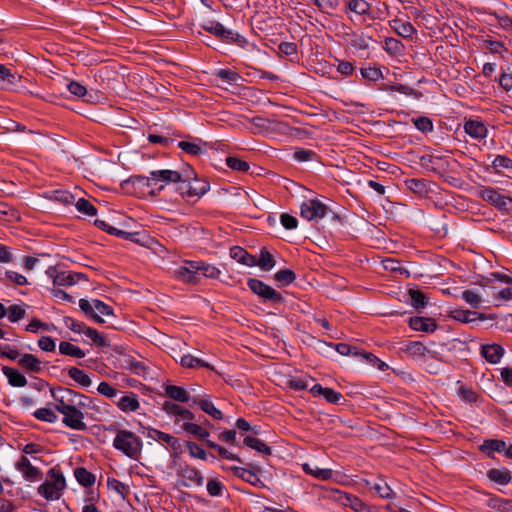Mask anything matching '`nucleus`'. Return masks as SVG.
<instances>
[{
    "label": "nucleus",
    "instance_id": "1",
    "mask_svg": "<svg viewBox=\"0 0 512 512\" xmlns=\"http://www.w3.org/2000/svg\"><path fill=\"white\" fill-rule=\"evenodd\" d=\"M110 433H115L113 447L123 453L125 456L138 460L143 449V442L134 432L121 429L115 424L105 427Z\"/></svg>",
    "mask_w": 512,
    "mask_h": 512
},
{
    "label": "nucleus",
    "instance_id": "2",
    "mask_svg": "<svg viewBox=\"0 0 512 512\" xmlns=\"http://www.w3.org/2000/svg\"><path fill=\"white\" fill-rule=\"evenodd\" d=\"M337 36L341 37L355 54L360 57H368L370 42L373 41L372 36L354 31L344 23L341 24V32L337 33Z\"/></svg>",
    "mask_w": 512,
    "mask_h": 512
},
{
    "label": "nucleus",
    "instance_id": "3",
    "mask_svg": "<svg viewBox=\"0 0 512 512\" xmlns=\"http://www.w3.org/2000/svg\"><path fill=\"white\" fill-rule=\"evenodd\" d=\"M49 479L38 487V493L46 500H58L62 491L66 488V481L63 473L56 468L48 471Z\"/></svg>",
    "mask_w": 512,
    "mask_h": 512
},
{
    "label": "nucleus",
    "instance_id": "4",
    "mask_svg": "<svg viewBox=\"0 0 512 512\" xmlns=\"http://www.w3.org/2000/svg\"><path fill=\"white\" fill-rule=\"evenodd\" d=\"M202 28L220 39L222 42L235 44L243 49L247 48L249 45L246 37L239 34L237 31L226 28L222 23L218 21H208L202 26Z\"/></svg>",
    "mask_w": 512,
    "mask_h": 512
},
{
    "label": "nucleus",
    "instance_id": "5",
    "mask_svg": "<svg viewBox=\"0 0 512 512\" xmlns=\"http://www.w3.org/2000/svg\"><path fill=\"white\" fill-rule=\"evenodd\" d=\"M247 286L252 291V293L260 297L264 303L269 302L272 305H277L282 304L285 301L281 293L277 292L271 286L267 285L259 279H248Z\"/></svg>",
    "mask_w": 512,
    "mask_h": 512
},
{
    "label": "nucleus",
    "instance_id": "6",
    "mask_svg": "<svg viewBox=\"0 0 512 512\" xmlns=\"http://www.w3.org/2000/svg\"><path fill=\"white\" fill-rule=\"evenodd\" d=\"M477 196L501 211L507 212L512 210V198L499 193L498 190L493 187L482 186L477 191Z\"/></svg>",
    "mask_w": 512,
    "mask_h": 512
},
{
    "label": "nucleus",
    "instance_id": "7",
    "mask_svg": "<svg viewBox=\"0 0 512 512\" xmlns=\"http://www.w3.org/2000/svg\"><path fill=\"white\" fill-rule=\"evenodd\" d=\"M330 211V208L318 199H308L300 206L301 217L308 221L318 222Z\"/></svg>",
    "mask_w": 512,
    "mask_h": 512
},
{
    "label": "nucleus",
    "instance_id": "8",
    "mask_svg": "<svg viewBox=\"0 0 512 512\" xmlns=\"http://www.w3.org/2000/svg\"><path fill=\"white\" fill-rule=\"evenodd\" d=\"M46 274L53 280L54 286H71L81 280H87L86 275L83 273L59 272L55 266H49L46 270Z\"/></svg>",
    "mask_w": 512,
    "mask_h": 512
},
{
    "label": "nucleus",
    "instance_id": "9",
    "mask_svg": "<svg viewBox=\"0 0 512 512\" xmlns=\"http://www.w3.org/2000/svg\"><path fill=\"white\" fill-rule=\"evenodd\" d=\"M177 277L185 283L197 284L200 281L198 261L185 260L176 270Z\"/></svg>",
    "mask_w": 512,
    "mask_h": 512
},
{
    "label": "nucleus",
    "instance_id": "10",
    "mask_svg": "<svg viewBox=\"0 0 512 512\" xmlns=\"http://www.w3.org/2000/svg\"><path fill=\"white\" fill-rule=\"evenodd\" d=\"M62 423L71 429L84 431L87 425L84 422V414L75 406H71L63 414Z\"/></svg>",
    "mask_w": 512,
    "mask_h": 512
},
{
    "label": "nucleus",
    "instance_id": "11",
    "mask_svg": "<svg viewBox=\"0 0 512 512\" xmlns=\"http://www.w3.org/2000/svg\"><path fill=\"white\" fill-rule=\"evenodd\" d=\"M250 466L252 469H247L238 466H232L229 469L235 477L240 478L241 480L255 487L263 486V482L261 481L257 474V472L260 471V468L254 467L252 465Z\"/></svg>",
    "mask_w": 512,
    "mask_h": 512
},
{
    "label": "nucleus",
    "instance_id": "12",
    "mask_svg": "<svg viewBox=\"0 0 512 512\" xmlns=\"http://www.w3.org/2000/svg\"><path fill=\"white\" fill-rule=\"evenodd\" d=\"M419 163L422 168L439 174L442 171H446L449 167V161L447 159L432 154L422 155Z\"/></svg>",
    "mask_w": 512,
    "mask_h": 512
},
{
    "label": "nucleus",
    "instance_id": "13",
    "mask_svg": "<svg viewBox=\"0 0 512 512\" xmlns=\"http://www.w3.org/2000/svg\"><path fill=\"white\" fill-rule=\"evenodd\" d=\"M15 467L28 481H35L42 478L40 469L33 466L25 455L19 458Z\"/></svg>",
    "mask_w": 512,
    "mask_h": 512
},
{
    "label": "nucleus",
    "instance_id": "14",
    "mask_svg": "<svg viewBox=\"0 0 512 512\" xmlns=\"http://www.w3.org/2000/svg\"><path fill=\"white\" fill-rule=\"evenodd\" d=\"M309 391L314 397L322 396L328 403L331 404L338 405L341 404L342 400H344V396L340 392L332 388L323 387L320 384L313 385Z\"/></svg>",
    "mask_w": 512,
    "mask_h": 512
},
{
    "label": "nucleus",
    "instance_id": "15",
    "mask_svg": "<svg viewBox=\"0 0 512 512\" xmlns=\"http://www.w3.org/2000/svg\"><path fill=\"white\" fill-rule=\"evenodd\" d=\"M180 476L186 480L183 481V486H189L190 484H194L196 486H202L204 483V477L198 469L192 467L188 464H185L181 467Z\"/></svg>",
    "mask_w": 512,
    "mask_h": 512
},
{
    "label": "nucleus",
    "instance_id": "16",
    "mask_svg": "<svg viewBox=\"0 0 512 512\" xmlns=\"http://www.w3.org/2000/svg\"><path fill=\"white\" fill-rule=\"evenodd\" d=\"M389 26L398 36L403 38H412L417 33L411 22L401 18L390 20Z\"/></svg>",
    "mask_w": 512,
    "mask_h": 512
},
{
    "label": "nucleus",
    "instance_id": "17",
    "mask_svg": "<svg viewBox=\"0 0 512 512\" xmlns=\"http://www.w3.org/2000/svg\"><path fill=\"white\" fill-rule=\"evenodd\" d=\"M506 442L502 439H486L479 446V451L490 459H495V452L504 453Z\"/></svg>",
    "mask_w": 512,
    "mask_h": 512
},
{
    "label": "nucleus",
    "instance_id": "18",
    "mask_svg": "<svg viewBox=\"0 0 512 512\" xmlns=\"http://www.w3.org/2000/svg\"><path fill=\"white\" fill-rule=\"evenodd\" d=\"M448 316L453 320H456L458 322L465 323V324L473 322L476 319H479V320L486 319V316L483 313H477L475 311L465 310V309H461V308H456V309L450 310L448 313Z\"/></svg>",
    "mask_w": 512,
    "mask_h": 512
},
{
    "label": "nucleus",
    "instance_id": "19",
    "mask_svg": "<svg viewBox=\"0 0 512 512\" xmlns=\"http://www.w3.org/2000/svg\"><path fill=\"white\" fill-rule=\"evenodd\" d=\"M409 327L415 331L432 333L437 329L434 319L428 317L414 316L409 319Z\"/></svg>",
    "mask_w": 512,
    "mask_h": 512
},
{
    "label": "nucleus",
    "instance_id": "20",
    "mask_svg": "<svg viewBox=\"0 0 512 512\" xmlns=\"http://www.w3.org/2000/svg\"><path fill=\"white\" fill-rule=\"evenodd\" d=\"M21 76L13 73L5 65L0 64V88L13 89L21 82Z\"/></svg>",
    "mask_w": 512,
    "mask_h": 512
},
{
    "label": "nucleus",
    "instance_id": "21",
    "mask_svg": "<svg viewBox=\"0 0 512 512\" xmlns=\"http://www.w3.org/2000/svg\"><path fill=\"white\" fill-rule=\"evenodd\" d=\"M115 404L125 413L135 412L140 407L138 395L134 392H129L128 394L121 396L117 401H115Z\"/></svg>",
    "mask_w": 512,
    "mask_h": 512
},
{
    "label": "nucleus",
    "instance_id": "22",
    "mask_svg": "<svg viewBox=\"0 0 512 512\" xmlns=\"http://www.w3.org/2000/svg\"><path fill=\"white\" fill-rule=\"evenodd\" d=\"M465 132L472 138L481 140L486 138L488 130L482 121L468 120L464 123Z\"/></svg>",
    "mask_w": 512,
    "mask_h": 512
},
{
    "label": "nucleus",
    "instance_id": "23",
    "mask_svg": "<svg viewBox=\"0 0 512 512\" xmlns=\"http://www.w3.org/2000/svg\"><path fill=\"white\" fill-rule=\"evenodd\" d=\"M127 182L131 183L133 186L151 188L149 194L153 196L158 195L165 187V185L162 184L157 188H153L154 179H152V175L149 177L143 175H132Z\"/></svg>",
    "mask_w": 512,
    "mask_h": 512
},
{
    "label": "nucleus",
    "instance_id": "24",
    "mask_svg": "<svg viewBox=\"0 0 512 512\" xmlns=\"http://www.w3.org/2000/svg\"><path fill=\"white\" fill-rule=\"evenodd\" d=\"M504 354V349L499 344H486L481 347V355L489 363L496 364Z\"/></svg>",
    "mask_w": 512,
    "mask_h": 512
},
{
    "label": "nucleus",
    "instance_id": "25",
    "mask_svg": "<svg viewBox=\"0 0 512 512\" xmlns=\"http://www.w3.org/2000/svg\"><path fill=\"white\" fill-rule=\"evenodd\" d=\"M150 175H152V179H154V185H156L158 182H163L166 184L176 183L182 179L180 172L169 169L153 170L150 172Z\"/></svg>",
    "mask_w": 512,
    "mask_h": 512
},
{
    "label": "nucleus",
    "instance_id": "26",
    "mask_svg": "<svg viewBox=\"0 0 512 512\" xmlns=\"http://www.w3.org/2000/svg\"><path fill=\"white\" fill-rule=\"evenodd\" d=\"M487 478L499 485L505 486L512 481V474L508 468H491L486 473Z\"/></svg>",
    "mask_w": 512,
    "mask_h": 512
},
{
    "label": "nucleus",
    "instance_id": "27",
    "mask_svg": "<svg viewBox=\"0 0 512 512\" xmlns=\"http://www.w3.org/2000/svg\"><path fill=\"white\" fill-rule=\"evenodd\" d=\"M230 256L237 262L253 267L256 266V257L248 253L244 248L240 246H233L230 248Z\"/></svg>",
    "mask_w": 512,
    "mask_h": 512
},
{
    "label": "nucleus",
    "instance_id": "28",
    "mask_svg": "<svg viewBox=\"0 0 512 512\" xmlns=\"http://www.w3.org/2000/svg\"><path fill=\"white\" fill-rule=\"evenodd\" d=\"M192 402L198 405L203 412L207 413L212 418L216 420L223 419V413L217 409L209 399L197 396L193 397Z\"/></svg>",
    "mask_w": 512,
    "mask_h": 512
},
{
    "label": "nucleus",
    "instance_id": "29",
    "mask_svg": "<svg viewBox=\"0 0 512 512\" xmlns=\"http://www.w3.org/2000/svg\"><path fill=\"white\" fill-rule=\"evenodd\" d=\"M163 410L167 414L179 416L182 419H185L188 421H192L195 419V415L193 412H191L190 410L184 408L183 406H181L179 404H176V403H173L170 401H166L163 404Z\"/></svg>",
    "mask_w": 512,
    "mask_h": 512
},
{
    "label": "nucleus",
    "instance_id": "30",
    "mask_svg": "<svg viewBox=\"0 0 512 512\" xmlns=\"http://www.w3.org/2000/svg\"><path fill=\"white\" fill-rule=\"evenodd\" d=\"M1 370L2 373L8 379V383L11 386L24 387L27 385L26 377L23 374H21L17 369L8 366H3Z\"/></svg>",
    "mask_w": 512,
    "mask_h": 512
},
{
    "label": "nucleus",
    "instance_id": "31",
    "mask_svg": "<svg viewBox=\"0 0 512 512\" xmlns=\"http://www.w3.org/2000/svg\"><path fill=\"white\" fill-rule=\"evenodd\" d=\"M405 185L410 191L419 196H426L430 191V182L426 179H407Z\"/></svg>",
    "mask_w": 512,
    "mask_h": 512
},
{
    "label": "nucleus",
    "instance_id": "32",
    "mask_svg": "<svg viewBox=\"0 0 512 512\" xmlns=\"http://www.w3.org/2000/svg\"><path fill=\"white\" fill-rule=\"evenodd\" d=\"M19 365L32 373H39L42 371V363L41 361L33 354L25 353L23 354L19 361Z\"/></svg>",
    "mask_w": 512,
    "mask_h": 512
},
{
    "label": "nucleus",
    "instance_id": "33",
    "mask_svg": "<svg viewBox=\"0 0 512 512\" xmlns=\"http://www.w3.org/2000/svg\"><path fill=\"white\" fill-rule=\"evenodd\" d=\"M400 349L410 357L424 356L428 352L427 347L420 341H406Z\"/></svg>",
    "mask_w": 512,
    "mask_h": 512
},
{
    "label": "nucleus",
    "instance_id": "34",
    "mask_svg": "<svg viewBox=\"0 0 512 512\" xmlns=\"http://www.w3.org/2000/svg\"><path fill=\"white\" fill-rule=\"evenodd\" d=\"M182 429L185 432L193 435L198 440H201V441L204 440L205 443L207 442V440H209L208 439V437L210 435L209 431L206 428L202 427L200 424L186 421L183 423Z\"/></svg>",
    "mask_w": 512,
    "mask_h": 512
},
{
    "label": "nucleus",
    "instance_id": "35",
    "mask_svg": "<svg viewBox=\"0 0 512 512\" xmlns=\"http://www.w3.org/2000/svg\"><path fill=\"white\" fill-rule=\"evenodd\" d=\"M383 49L386 51V53L393 57L401 56L405 52L404 44L400 40L393 37L385 38Z\"/></svg>",
    "mask_w": 512,
    "mask_h": 512
},
{
    "label": "nucleus",
    "instance_id": "36",
    "mask_svg": "<svg viewBox=\"0 0 512 512\" xmlns=\"http://www.w3.org/2000/svg\"><path fill=\"white\" fill-rule=\"evenodd\" d=\"M243 443L245 446L256 450L259 453H262L263 455H271L272 449L270 446H268L265 442L260 440L259 438L252 437V436H246L243 440Z\"/></svg>",
    "mask_w": 512,
    "mask_h": 512
},
{
    "label": "nucleus",
    "instance_id": "37",
    "mask_svg": "<svg viewBox=\"0 0 512 512\" xmlns=\"http://www.w3.org/2000/svg\"><path fill=\"white\" fill-rule=\"evenodd\" d=\"M165 394L169 398H171L175 401H178V402L185 403V402L190 401V396H189L188 392L183 387H180V386L167 385L165 388Z\"/></svg>",
    "mask_w": 512,
    "mask_h": 512
},
{
    "label": "nucleus",
    "instance_id": "38",
    "mask_svg": "<svg viewBox=\"0 0 512 512\" xmlns=\"http://www.w3.org/2000/svg\"><path fill=\"white\" fill-rule=\"evenodd\" d=\"M74 476L78 483L86 488L93 486L96 481L95 475L84 467H77L74 470Z\"/></svg>",
    "mask_w": 512,
    "mask_h": 512
},
{
    "label": "nucleus",
    "instance_id": "39",
    "mask_svg": "<svg viewBox=\"0 0 512 512\" xmlns=\"http://www.w3.org/2000/svg\"><path fill=\"white\" fill-rule=\"evenodd\" d=\"M276 264L274 256L268 251L266 247L260 250L259 258H256V266H259L264 271H270Z\"/></svg>",
    "mask_w": 512,
    "mask_h": 512
},
{
    "label": "nucleus",
    "instance_id": "40",
    "mask_svg": "<svg viewBox=\"0 0 512 512\" xmlns=\"http://www.w3.org/2000/svg\"><path fill=\"white\" fill-rule=\"evenodd\" d=\"M180 364L185 368H197V367H203L207 368L209 370H214V367L209 364L208 362H205L204 360L194 357L191 354H185L181 357Z\"/></svg>",
    "mask_w": 512,
    "mask_h": 512
},
{
    "label": "nucleus",
    "instance_id": "41",
    "mask_svg": "<svg viewBox=\"0 0 512 512\" xmlns=\"http://www.w3.org/2000/svg\"><path fill=\"white\" fill-rule=\"evenodd\" d=\"M79 307L81 311L89 318H91L94 322L98 324H103L104 319L95 311L93 302L90 303L87 299L79 300Z\"/></svg>",
    "mask_w": 512,
    "mask_h": 512
},
{
    "label": "nucleus",
    "instance_id": "42",
    "mask_svg": "<svg viewBox=\"0 0 512 512\" xmlns=\"http://www.w3.org/2000/svg\"><path fill=\"white\" fill-rule=\"evenodd\" d=\"M51 396L58 395L63 396L64 401H75V398L79 397L81 399H88L84 395L76 392L73 389L58 386L50 389Z\"/></svg>",
    "mask_w": 512,
    "mask_h": 512
},
{
    "label": "nucleus",
    "instance_id": "43",
    "mask_svg": "<svg viewBox=\"0 0 512 512\" xmlns=\"http://www.w3.org/2000/svg\"><path fill=\"white\" fill-rule=\"evenodd\" d=\"M408 295L410 297L411 305L416 309H423L428 303V299L423 291L419 289H409Z\"/></svg>",
    "mask_w": 512,
    "mask_h": 512
},
{
    "label": "nucleus",
    "instance_id": "44",
    "mask_svg": "<svg viewBox=\"0 0 512 512\" xmlns=\"http://www.w3.org/2000/svg\"><path fill=\"white\" fill-rule=\"evenodd\" d=\"M302 468L306 474L312 475L319 480H329L333 476V471L331 469H322L318 467L312 468L308 463L303 464Z\"/></svg>",
    "mask_w": 512,
    "mask_h": 512
},
{
    "label": "nucleus",
    "instance_id": "45",
    "mask_svg": "<svg viewBox=\"0 0 512 512\" xmlns=\"http://www.w3.org/2000/svg\"><path fill=\"white\" fill-rule=\"evenodd\" d=\"M59 352L62 355L71 356L75 358H83L85 356V352L81 348L67 341L60 342Z\"/></svg>",
    "mask_w": 512,
    "mask_h": 512
},
{
    "label": "nucleus",
    "instance_id": "46",
    "mask_svg": "<svg viewBox=\"0 0 512 512\" xmlns=\"http://www.w3.org/2000/svg\"><path fill=\"white\" fill-rule=\"evenodd\" d=\"M68 375L71 379H73L75 382H77L83 387H88L92 383L89 375L77 367H71L68 370Z\"/></svg>",
    "mask_w": 512,
    "mask_h": 512
},
{
    "label": "nucleus",
    "instance_id": "47",
    "mask_svg": "<svg viewBox=\"0 0 512 512\" xmlns=\"http://www.w3.org/2000/svg\"><path fill=\"white\" fill-rule=\"evenodd\" d=\"M371 489H373L381 498L384 499L392 498L395 495L393 490L383 479L375 481L371 485Z\"/></svg>",
    "mask_w": 512,
    "mask_h": 512
},
{
    "label": "nucleus",
    "instance_id": "48",
    "mask_svg": "<svg viewBox=\"0 0 512 512\" xmlns=\"http://www.w3.org/2000/svg\"><path fill=\"white\" fill-rule=\"evenodd\" d=\"M293 158L298 162L319 161V156L315 151L305 148L295 149Z\"/></svg>",
    "mask_w": 512,
    "mask_h": 512
},
{
    "label": "nucleus",
    "instance_id": "49",
    "mask_svg": "<svg viewBox=\"0 0 512 512\" xmlns=\"http://www.w3.org/2000/svg\"><path fill=\"white\" fill-rule=\"evenodd\" d=\"M274 279L280 286H288L296 279V274L291 269H282L274 274Z\"/></svg>",
    "mask_w": 512,
    "mask_h": 512
},
{
    "label": "nucleus",
    "instance_id": "50",
    "mask_svg": "<svg viewBox=\"0 0 512 512\" xmlns=\"http://www.w3.org/2000/svg\"><path fill=\"white\" fill-rule=\"evenodd\" d=\"M210 189V183L205 179L196 178L191 183L192 197L200 198Z\"/></svg>",
    "mask_w": 512,
    "mask_h": 512
},
{
    "label": "nucleus",
    "instance_id": "51",
    "mask_svg": "<svg viewBox=\"0 0 512 512\" xmlns=\"http://www.w3.org/2000/svg\"><path fill=\"white\" fill-rule=\"evenodd\" d=\"M199 264V277L204 276L206 278L218 279L221 271L216 266L208 264L203 261H198Z\"/></svg>",
    "mask_w": 512,
    "mask_h": 512
},
{
    "label": "nucleus",
    "instance_id": "52",
    "mask_svg": "<svg viewBox=\"0 0 512 512\" xmlns=\"http://www.w3.org/2000/svg\"><path fill=\"white\" fill-rule=\"evenodd\" d=\"M75 207L78 212L87 216H95L97 214V208L85 198H79L75 202Z\"/></svg>",
    "mask_w": 512,
    "mask_h": 512
},
{
    "label": "nucleus",
    "instance_id": "53",
    "mask_svg": "<svg viewBox=\"0 0 512 512\" xmlns=\"http://www.w3.org/2000/svg\"><path fill=\"white\" fill-rule=\"evenodd\" d=\"M206 445L209 448L215 449L222 458L242 463V460L238 455L229 452L226 448L216 444L215 442L207 440Z\"/></svg>",
    "mask_w": 512,
    "mask_h": 512
},
{
    "label": "nucleus",
    "instance_id": "54",
    "mask_svg": "<svg viewBox=\"0 0 512 512\" xmlns=\"http://www.w3.org/2000/svg\"><path fill=\"white\" fill-rule=\"evenodd\" d=\"M33 416L40 421L55 423L58 419L56 413L50 408H39L33 412Z\"/></svg>",
    "mask_w": 512,
    "mask_h": 512
},
{
    "label": "nucleus",
    "instance_id": "55",
    "mask_svg": "<svg viewBox=\"0 0 512 512\" xmlns=\"http://www.w3.org/2000/svg\"><path fill=\"white\" fill-rule=\"evenodd\" d=\"M226 165L238 172H247L250 168L249 163L235 156H229L226 158Z\"/></svg>",
    "mask_w": 512,
    "mask_h": 512
},
{
    "label": "nucleus",
    "instance_id": "56",
    "mask_svg": "<svg viewBox=\"0 0 512 512\" xmlns=\"http://www.w3.org/2000/svg\"><path fill=\"white\" fill-rule=\"evenodd\" d=\"M25 315H26L25 309L18 304H13V305L9 306V308L7 309L8 319L12 323H16V322L20 321L21 319H23L25 317Z\"/></svg>",
    "mask_w": 512,
    "mask_h": 512
},
{
    "label": "nucleus",
    "instance_id": "57",
    "mask_svg": "<svg viewBox=\"0 0 512 512\" xmlns=\"http://www.w3.org/2000/svg\"><path fill=\"white\" fill-rule=\"evenodd\" d=\"M346 505L350 506L356 512H369V506L360 498L354 495H346Z\"/></svg>",
    "mask_w": 512,
    "mask_h": 512
},
{
    "label": "nucleus",
    "instance_id": "58",
    "mask_svg": "<svg viewBox=\"0 0 512 512\" xmlns=\"http://www.w3.org/2000/svg\"><path fill=\"white\" fill-rule=\"evenodd\" d=\"M177 146L187 154L192 156H198L203 153V149L201 146L194 142L189 141H179Z\"/></svg>",
    "mask_w": 512,
    "mask_h": 512
},
{
    "label": "nucleus",
    "instance_id": "59",
    "mask_svg": "<svg viewBox=\"0 0 512 512\" xmlns=\"http://www.w3.org/2000/svg\"><path fill=\"white\" fill-rule=\"evenodd\" d=\"M207 492L212 497L221 496L225 489L224 484L218 479H208L207 481Z\"/></svg>",
    "mask_w": 512,
    "mask_h": 512
},
{
    "label": "nucleus",
    "instance_id": "60",
    "mask_svg": "<svg viewBox=\"0 0 512 512\" xmlns=\"http://www.w3.org/2000/svg\"><path fill=\"white\" fill-rule=\"evenodd\" d=\"M412 122L414 126L423 133H428L433 131V122L430 118L421 116L417 118H412Z\"/></svg>",
    "mask_w": 512,
    "mask_h": 512
},
{
    "label": "nucleus",
    "instance_id": "61",
    "mask_svg": "<svg viewBox=\"0 0 512 512\" xmlns=\"http://www.w3.org/2000/svg\"><path fill=\"white\" fill-rule=\"evenodd\" d=\"M361 76L368 81H378L383 78L382 71L377 67H365L360 69Z\"/></svg>",
    "mask_w": 512,
    "mask_h": 512
},
{
    "label": "nucleus",
    "instance_id": "62",
    "mask_svg": "<svg viewBox=\"0 0 512 512\" xmlns=\"http://www.w3.org/2000/svg\"><path fill=\"white\" fill-rule=\"evenodd\" d=\"M185 445H186V447H187L191 457L198 458L200 460H206L207 459V453L197 443L192 442V441H186Z\"/></svg>",
    "mask_w": 512,
    "mask_h": 512
},
{
    "label": "nucleus",
    "instance_id": "63",
    "mask_svg": "<svg viewBox=\"0 0 512 512\" xmlns=\"http://www.w3.org/2000/svg\"><path fill=\"white\" fill-rule=\"evenodd\" d=\"M483 44H484V47L489 49V51L493 54H500L503 51L504 52L508 51L502 41L493 40L492 38L484 39Z\"/></svg>",
    "mask_w": 512,
    "mask_h": 512
},
{
    "label": "nucleus",
    "instance_id": "64",
    "mask_svg": "<svg viewBox=\"0 0 512 512\" xmlns=\"http://www.w3.org/2000/svg\"><path fill=\"white\" fill-rule=\"evenodd\" d=\"M492 167L499 172L501 169L512 170V159L505 155H497L492 161Z\"/></svg>",
    "mask_w": 512,
    "mask_h": 512
}]
</instances>
